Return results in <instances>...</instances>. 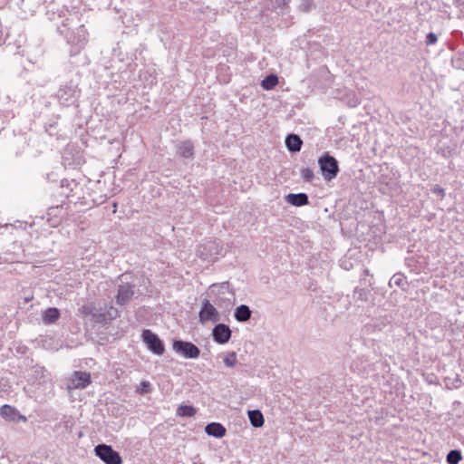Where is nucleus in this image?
Here are the masks:
<instances>
[{
    "label": "nucleus",
    "instance_id": "obj_11",
    "mask_svg": "<svg viewBox=\"0 0 464 464\" xmlns=\"http://www.w3.org/2000/svg\"><path fill=\"white\" fill-rule=\"evenodd\" d=\"M231 335V329L225 324H217L212 329L213 340L218 344H225L228 343Z\"/></svg>",
    "mask_w": 464,
    "mask_h": 464
},
{
    "label": "nucleus",
    "instance_id": "obj_4",
    "mask_svg": "<svg viewBox=\"0 0 464 464\" xmlns=\"http://www.w3.org/2000/svg\"><path fill=\"white\" fill-rule=\"evenodd\" d=\"M87 30L83 25H80L74 31L66 35L67 43L71 45L70 54L74 56L78 54L87 43Z\"/></svg>",
    "mask_w": 464,
    "mask_h": 464
},
{
    "label": "nucleus",
    "instance_id": "obj_20",
    "mask_svg": "<svg viewBox=\"0 0 464 464\" xmlns=\"http://www.w3.org/2000/svg\"><path fill=\"white\" fill-rule=\"evenodd\" d=\"M250 423L255 428H260L264 425L265 419L259 410H250L247 411Z\"/></svg>",
    "mask_w": 464,
    "mask_h": 464
},
{
    "label": "nucleus",
    "instance_id": "obj_10",
    "mask_svg": "<svg viewBox=\"0 0 464 464\" xmlns=\"http://www.w3.org/2000/svg\"><path fill=\"white\" fill-rule=\"evenodd\" d=\"M91 382V374L89 372L75 371L67 384V388L69 390L84 389Z\"/></svg>",
    "mask_w": 464,
    "mask_h": 464
},
{
    "label": "nucleus",
    "instance_id": "obj_13",
    "mask_svg": "<svg viewBox=\"0 0 464 464\" xmlns=\"http://www.w3.org/2000/svg\"><path fill=\"white\" fill-rule=\"evenodd\" d=\"M47 222L50 227H58L63 217H64V210H63V205H59L55 207H51L48 208L47 213Z\"/></svg>",
    "mask_w": 464,
    "mask_h": 464
},
{
    "label": "nucleus",
    "instance_id": "obj_16",
    "mask_svg": "<svg viewBox=\"0 0 464 464\" xmlns=\"http://www.w3.org/2000/svg\"><path fill=\"white\" fill-rule=\"evenodd\" d=\"M226 428L218 422H211L205 427V432L208 436H212L218 439L224 437L226 435Z\"/></svg>",
    "mask_w": 464,
    "mask_h": 464
},
{
    "label": "nucleus",
    "instance_id": "obj_21",
    "mask_svg": "<svg viewBox=\"0 0 464 464\" xmlns=\"http://www.w3.org/2000/svg\"><path fill=\"white\" fill-rule=\"evenodd\" d=\"M60 318V311L55 307L46 309L43 314V321L45 324L55 323Z\"/></svg>",
    "mask_w": 464,
    "mask_h": 464
},
{
    "label": "nucleus",
    "instance_id": "obj_1",
    "mask_svg": "<svg viewBox=\"0 0 464 464\" xmlns=\"http://www.w3.org/2000/svg\"><path fill=\"white\" fill-rule=\"evenodd\" d=\"M80 93L81 90L78 88V83L71 80L60 86L56 97L61 105L69 107L78 102Z\"/></svg>",
    "mask_w": 464,
    "mask_h": 464
},
{
    "label": "nucleus",
    "instance_id": "obj_12",
    "mask_svg": "<svg viewBox=\"0 0 464 464\" xmlns=\"http://www.w3.org/2000/svg\"><path fill=\"white\" fill-rule=\"evenodd\" d=\"M220 251L221 248L216 241H208L198 247L199 255L205 260H214Z\"/></svg>",
    "mask_w": 464,
    "mask_h": 464
},
{
    "label": "nucleus",
    "instance_id": "obj_19",
    "mask_svg": "<svg viewBox=\"0 0 464 464\" xmlns=\"http://www.w3.org/2000/svg\"><path fill=\"white\" fill-rule=\"evenodd\" d=\"M177 153L183 158L191 159L194 155V146L190 140L180 142L177 146Z\"/></svg>",
    "mask_w": 464,
    "mask_h": 464
},
{
    "label": "nucleus",
    "instance_id": "obj_5",
    "mask_svg": "<svg viewBox=\"0 0 464 464\" xmlns=\"http://www.w3.org/2000/svg\"><path fill=\"white\" fill-rule=\"evenodd\" d=\"M217 307L209 299L204 298L198 313L199 322L204 324L208 322L217 323L220 321L221 316Z\"/></svg>",
    "mask_w": 464,
    "mask_h": 464
},
{
    "label": "nucleus",
    "instance_id": "obj_31",
    "mask_svg": "<svg viewBox=\"0 0 464 464\" xmlns=\"http://www.w3.org/2000/svg\"><path fill=\"white\" fill-rule=\"evenodd\" d=\"M92 318L95 323L101 324L106 320V314L93 310Z\"/></svg>",
    "mask_w": 464,
    "mask_h": 464
},
{
    "label": "nucleus",
    "instance_id": "obj_34",
    "mask_svg": "<svg viewBox=\"0 0 464 464\" xmlns=\"http://www.w3.org/2000/svg\"><path fill=\"white\" fill-rule=\"evenodd\" d=\"M108 315L110 319H114L119 316V312L116 308L111 306L108 311Z\"/></svg>",
    "mask_w": 464,
    "mask_h": 464
},
{
    "label": "nucleus",
    "instance_id": "obj_8",
    "mask_svg": "<svg viewBox=\"0 0 464 464\" xmlns=\"http://www.w3.org/2000/svg\"><path fill=\"white\" fill-rule=\"evenodd\" d=\"M172 348L177 353L187 359H196L200 355L199 348L190 342L174 340Z\"/></svg>",
    "mask_w": 464,
    "mask_h": 464
},
{
    "label": "nucleus",
    "instance_id": "obj_33",
    "mask_svg": "<svg viewBox=\"0 0 464 464\" xmlns=\"http://www.w3.org/2000/svg\"><path fill=\"white\" fill-rule=\"evenodd\" d=\"M93 310H95V309L92 305H82L81 307V313L85 316H88V315L92 316Z\"/></svg>",
    "mask_w": 464,
    "mask_h": 464
},
{
    "label": "nucleus",
    "instance_id": "obj_22",
    "mask_svg": "<svg viewBox=\"0 0 464 464\" xmlns=\"http://www.w3.org/2000/svg\"><path fill=\"white\" fill-rule=\"evenodd\" d=\"M278 83V77L277 75L271 73L265 77V79L261 82V86L265 90H272L274 89L276 84Z\"/></svg>",
    "mask_w": 464,
    "mask_h": 464
},
{
    "label": "nucleus",
    "instance_id": "obj_3",
    "mask_svg": "<svg viewBox=\"0 0 464 464\" xmlns=\"http://www.w3.org/2000/svg\"><path fill=\"white\" fill-rule=\"evenodd\" d=\"M318 165L326 181L334 179L340 171L337 160L328 153H324L318 159Z\"/></svg>",
    "mask_w": 464,
    "mask_h": 464
},
{
    "label": "nucleus",
    "instance_id": "obj_36",
    "mask_svg": "<svg viewBox=\"0 0 464 464\" xmlns=\"http://www.w3.org/2000/svg\"><path fill=\"white\" fill-rule=\"evenodd\" d=\"M5 117L3 113L0 111V131L4 130Z\"/></svg>",
    "mask_w": 464,
    "mask_h": 464
},
{
    "label": "nucleus",
    "instance_id": "obj_39",
    "mask_svg": "<svg viewBox=\"0 0 464 464\" xmlns=\"http://www.w3.org/2000/svg\"><path fill=\"white\" fill-rule=\"evenodd\" d=\"M440 191L442 192L443 191L442 188L437 189V192H440Z\"/></svg>",
    "mask_w": 464,
    "mask_h": 464
},
{
    "label": "nucleus",
    "instance_id": "obj_38",
    "mask_svg": "<svg viewBox=\"0 0 464 464\" xmlns=\"http://www.w3.org/2000/svg\"><path fill=\"white\" fill-rule=\"evenodd\" d=\"M440 191L442 192L443 191L442 188L437 189V192H440Z\"/></svg>",
    "mask_w": 464,
    "mask_h": 464
},
{
    "label": "nucleus",
    "instance_id": "obj_30",
    "mask_svg": "<svg viewBox=\"0 0 464 464\" xmlns=\"http://www.w3.org/2000/svg\"><path fill=\"white\" fill-rule=\"evenodd\" d=\"M301 176H302L303 179L307 182H311L314 177V171L310 168H304L301 170Z\"/></svg>",
    "mask_w": 464,
    "mask_h": 464
},
{
    "label": "nucleus",
    "instance_id": "obj_14",
    "mask_svg": "<svg viewBox=\"0 0 464 464\" xmlns=\"http://www.w3.org/2000/svg\"><path fill=\"white\" fill-rule=\"evenodd\" d=\"M285 201L295 207H303L309 204V198L305 193H290L286 195Z\"/></svg>",
    "mask_w": 464,
    "mask_h": 464
},
{
    "label": "nucleus",
    "instance_id": "obj_6",
    "mask_svg": "<svg viewBox=\"0 0 464 464\" xmlns=\"http://www.w3.org/2000/svg\"><path fill=\"white\" fill-rule=\"evenodd\" d=\"M95 455L100 458L105 464H121L122 459L118 451L114 450L111 446L106 444H99L94 448Z\"/></svg>",
    "mask_w": 464,
    "mask_h": 464
},
{
    "label": "nucleus",
    "instance_id": "obj_35",
    "mask_svg": "<svg viewBox=\"0 0 464 464\" xmlns=\"http://www.w3.org/2000/svg\"><path fill=\"white\" fill-rule=\"evenodd\" d=\"M361 284L364 285L372 286L373 285V282L371 279L367 280L366 278H362Z\"/></svg>",
    "mask_w": 464,
    "mask_h": 464
},
{
    "label": "nucleus",
    "instance_id": "obj_24",
    "mask_svg": "<svg viewBox=\"0 0 464 464\" xmlns=\"http://www.w3.org/2000/svg\"><path fill=\"white\" fill-rule=\"evenodd\" d=\"M177 414L182 417H192L196 414V409L189 405H180L177 409Z\"/></svg>",
    "mask_w": 464,
    "mask_h": 464
},
{
    "label": "nucleus",
    "instance_id": "obj_32",
    "mask_svg": "<svg viewBox=\"0 0 464 464\" xmlns=\"http://www.w3.org/2000/svg\"><path fill=\"white\" fill-rule=\"evenodd\" d=\"M438 41V37L434 33H429L426 36V44L427 45H432L435 44Z\"/></svg>",
    "mask_w": 464,
    "mask_h": 464
},
{
    "label": "nucleus",
    "instance_id": "obj_17",
    "mask_svg": "<svg viewBox=\"0 0 464 464\" xmlns=\"http://www.w3.org/2000/svg\"><path fill=\"white\" fill-rule=\"evenodd\" d=\"M0 415L8 421H15L16 420L23 418L15 408L8 404H5L1 407Z\"/></svg>",
    "mask_w": 464,
    "mask_h": 464
},
{
    "label": "nucleus",
    "instance_id": "obj_37",
    "mask_svg": "<svg viewBox=\"0 0 464 464\" xmlns=\"http://www.w3.org/2000/svg\"><path fill=\"white\" fill-rule=\"evenodd\" d=\"M363 274H364L365 276H369V270H368L367 268H365V269L363 270Z\"/></svg>",
    "mask_w": 464,
    "mask_h": 464
},
{
    "label": "nucleus",
    "instance_id": "obj_28",
    "mask_svg": "<svg viewBox=\"0 0 464 464\" xmlns=\"http://www.w3.org/2000/svg\"><path fill=\"white\" fill-rule=\"evenodd\" d=\"M151 384L149 381H142L140 383V386L137 388V392L140 394H147L151 392Z\"/></svg>",
    "mask_w": 464,
    "mask_h": 464
},
{
    "label": "nucleus",
    "instance_id": "obj_29",
    "mask_svg": "<svg viewBox=\"0 0 464 464\" xmlns=\"http://www.w3.org/2000/svg\"><path fill=\"white\" fill-rule=\"evenodd\" d=\"M224 363L227 367H234L237 363V354L235 352L230 353L224 358Z\"/></svg>",
    "mask_w": 464,
    "mask_h": 464
},
{
    "label": "nucleus",
    "instance_id": "obj_18",
    "mask_svg": "<svg viewBox=\"0 0 464 464\" xmlns=\"http://www.w3.org/2000/svg\"><path fill=\"white\" fill-rule=\"evenodd\" d=\"M252 311L246 304H240L234 313V317L237 322L245 323L251 318Z\"/></svg>",
    "mask_w": 464,
    "mask_h": 464
},
{
    "label": "nucleus",
    "instance_id": "obj_15",
    "mask_svg": "<svg viewBox=\"0 0 464 464\" xmlns=\"http://www.w3.org/2000/svg\"><path fill=\"white\" fill-rule=\"evenodd\" d=\"M285 146L290 152H299L302 149L303 140L299 135L290 133L285 138Z\"/></svg>",
    "mask_w": 464,
    "mask_h": 464
},
{
    "label": "nucleus",
    "instance_id": "obj_7",
    "mask_svg": "<svg viewBox=\"0 0 464 464\" xmlns=\"http://www.w3.org/2000/svg\"><path fill=\"white\" fill-rule=\"evenodd\" d=\"M142 341L147 348L156 355H162L165 352V346L160 337L149 329H145L141 334Z\"/></svg>",
    "mask_w": 464,
    "mask_h": 464
},
{
    "label": "nucleus",
    "instance_id": "obj_25",
    "mask_svg": "<svg viewBox=\"0 0 464 464\" xmlns=\"http://www.w3.org/2000/svg\"><path fill=\"white\" fill-rule=\"evenodd\" d=\"M353 294L357 295L358 300L367 302L371 291L365 287H355L353 290Z\"/></svg>",
    "mask_w": 464,
    "mask_h": 464
},
{
    "label": "nucleus",
    "instance_id": "obj_23",
    "mask_svg": "<svg viewBox=\"0 0 464 464\" xmlns=\"http://www.w3.org/2000/svg\"><path fill=\"white\" fill-rule=\"evenodd\" d=\"M462 459L461 451L459 450H451L446 457L448 464H459Z\"/></svg>",
    "mask_w": 464,
    "mask_h": 464
},
{
    "label": "nucleus",
    "instance_id": "obj_2",
    "mask_svg": "<svg viewBox=\"0 0 464 464\" xmlns=\"http://www.w3.org/2000/svg\"><path fill=\"white\" fill-rule=\"evenodd\" d=\"M212 298V303L218 308H227L231 304V296L233 293L229 290L228 282L220 285H212L208 292Z\"/></svg>",
    "mask_w": 464,
    "mask_h": 464
},
{
    "label": "nucleus",
    "instance_id": "obj_27",
    "mask_svg": "<svg viewBox=\"0 0 464 464\" xmlns=\"http://www.w3.org/2000/svg\"><path fill=\"white\" fill-rule=\"evenodd\" d=\"M405 283V277L402 274H395L390 279L389 285L392 286V285L397 286H402Z\"/></svg>",
    "mask_w": 464,
    "mask_h": 464
},
{
    "label": "nucleus",
    "instance_id": "obj_9",
    "mask_svg": "<svg viewBox=\"0 0 464 464\" xmlns=\"http://www.w3.org/2000/svg\"><path fill=\"white\" fill-rule=\"evenodd\" d=\"M136 285L130 283H121L119 285L118 293L116 295V304L119 305H125L133 297L135 294Z\"/></svg>",
    "mask_w": 464,
    "mask_h": 464
},
{
    "label": "nucleus",
    "instance_id": "obj_26",
    "mask_svg": "<svg viewBox=\"0 0 464 464\" xmlns=\"http://www.w3.org/2000/svg\"><path fill=\"white\" fill-rule=\"evenodd\" d=\"M314 0H301L298 10L303 13H309L315 8Z\"/></svg>",
    "mask_w": 464,
    "mask_h": 464
}]
</instances>
